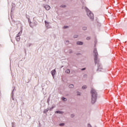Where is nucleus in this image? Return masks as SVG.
<instances>
[{"instance_id": "nucleus-11", "label": "nucleus", "mask_w": 127, "mask_h": 127, "mask_svg": "<svg viewBox=\"0 0 127 127\" xmlns=\"http://www.w3.org/2000/svg\"><path fill=\"white\" fill-rule=\"evenodd\" d=\"M62 99H63V101H64V102L67 101V99H66L64 97H63Z\"/></svg>"}, {"instance_id": "nucleus-17", "label": "nucleus", "mask_w": 127, "mask_h": 127, "mask_svg": "<svg viewBox=\"0 0 127 127\" xmlns=\"http://www.w3.org/2000/svg\"><path fill=\"white\" fill-rule=\"evenodd\" d=\"M90 37H88L87 38V40H90Z\"/></svg>"}, {"instance_id": "nucleus-16", "label": "nucleus", "mask_w": 127, "mask_h": 127, "mask_svg": "<svg viewBox=\"0 0 127 127\" xmlns=\"http://www.w3.org/2000/svg\"><path fill=\"white\" fill-rule=\"evenodd\" d=\"M64 123H62L60 124V126H64Z\"/></svg>"}, {"instance_id": "nucleus-5", "label": "nucleus", "mask_w": 127, "mask_h": 127, "mask_svg": "<svg viewBox=\"0 0 127 127\" xmlns=\"http://www.w3.org/2000/svg\"><path fill=\"white\" fill-rule=\"evenodd\" d=\"M45 8H46V10H49V9H50V6L47 5L45 6Z\"/></svg>"}, {"instance_id": "nucleus-21", "label": "nucleus", "mask_w": 127, "mask_h": 127, "mask_svg": "<svg viewBox=\"0 0 127 127\" xmlns=\"http://www.w3.org/2000/svg\"><path fill=\"white\" fill-rule=\"evenodd\" d=\"M77 37H78V36H74V38H77Z\"/></svg>"}, {"instance_id": "nucleus-23", "label": "nucleus", "mask_w": 127, "mask_h": 127, "mask_svg": "<svg viewBox=\"0 0 127 127\" xmlns=\"http://www.w3.org/2000/svg\"><path fill=\"white\" fill-rule=\"evenodd\" d=\"M88 127H91V125H88Z\"/></svg>"}, {"instance_id": "nucleus-15", "label": "nucleus", "mask_w": 127, "mask_h": 127, "mask_svg": "<svg viewBox=\"0 0 127 127\" xmlns=\"http://www.w3.org/2000/svg\"><path fill=\"white\" fill-rule=\"evenodd\" d=\"M45 23L46 26H47V24H48V23L46 22V21H45Z\"/></svg>"}, {"instance_id": "nucleus-7", "label": "nucleus", "mask_w": 127, "mask_h": 127, "mask_svg": "<svg viewBox=\"0 0 127 127\" xmlns=\"http://www.w3.org/2000/svg\"><path fill=\"white\" fill-rule=\"evenodd\" d=\"M76 43L77 45H83V42H77Z\"/></svg>"}, {"instance_id": "nucleus-13", "label": "nucleus", "mask_w": 127, "mask_h": 127, "mask_svg": "<svg viewBox=\"0 0 127 127\" xmlns=\"http://www.w3.org/2000/svg\"><path fill=\"white\" fill-rule=\"evenodd\" d=\"M61 7H66V5H62L61 6Z\"/></svg>"}, {"instance_id": "nucleus-1", "label": "nucleus", "mask_w": 127, "mask_h": 127, "mask_svg": "<svg viewBox=\"0 0 127 127\" xmlns=\"http://www.w3.org/2000/svg\"><path fill=\"white\" fill-rule=\"evenodd\" d=\"M91 94L92 96V101L91 103L92 104H95L96 102V100H97V92L94 89H92L91 91Z\"/></svg>"}, {"instance_id": "nucleus-18", "label": "nucleus", "mask_w": 127, "mask_h": 127, "mask_svg": "<svg viewBox=\"0 0 127 127\" xmlns=\"http://www.w3.org/2000/svg\"><path fill=\"white\" fill-rule=\"evenodd\" d=\"M77 96H80V92H77Z\"/></svg>"}, {"instance_id": "nucleus-12", "label": "nucleus", "mask_w": 127, "mask_h": 127, "mask_svg": "<svg viewBox=\"0 0 127 127\" xmlns=\"http://www.w3.org/2000/svg\"><path fill=\"white\" fill-rule=\"evenodd\" d=\"M82 89H86L87 88V86L84 85V86H82Z\"/></svg>"}, {"instance_id": "nucleus-9", "label": "nucleus", "mask_w": 127, "mask_h": 127, "mask_svg": "<svg viewBox=\"0 0 127 127\" xmlns=\"http://www.w3.org/2000/svg\"><path fill=\"white\" fill-rule=\"evenodd\" d=\"M65 72H66L67 74H69V73H70V69L66 70Z\"/></svg>"}, {"instance_id": "nucleus-8", "label": "nucleus", "mask_w": 127, "mask_h": 127, "mask_svg": "<svg viewBox=\"0 0 127 127\" xmlns=\"http://www.w3.org/2000/svg\"><path fill=\"white\" fill-rule=\"evenodd\" d=\"M63 112H61V111H56V114H63Z\"/></svg>"}, {"instance_id": "nucleus-19", "label": "nucleus", "mask_w": 127, "mask_h": 127, "mask_svg": "<svg viewBox=\"0 0 127 127\" xmlns=\"http://www.w3.org/2000/svg\"><path fill=\"white\" fill-rule=\"evenodd\" d=\"M67 27H67V26H64V28L65 29V28H67Z\"/></svg>"}, {"instance_id": "nucleus-24", "label": "nucleus", "mask_w": 127, "mask_h": 127, "mask_svg": "<svg viewBox=\"0 0 127 127\" xmlns=\"http://www.w3.org/2000/svg\"><path fill=\"white\" fill-rule=\"evenodd\" d=\"M86 76H87V75H84V77H86Z\"/></svg>"}, {"instance_id": "nucleus-3", "label": "nucleus", "mask_w": 127, "mask_h": 127, "mask_svg": "<svg viewBox=\"0 0 127 127\" xmlns=\"http://www.w3.org/2000/svg\"><path fill=\"white\" fill-rule=\"evenodd\" d=\"M87 14L91 19H94V14L91 12L90 10L87 11Z\"/></svg>"}, {"instance_id": "nucleus-22", "label": "nucleus", "mask_w": 127, "mask_h": 127, "mask_svg": "<svg viewBox=\"0 0 127 127\" xmlns=\"http://www.w3.org/2000/svg\"><path fill=\"white\" fill-rule=\"evenodd\" d=\"M85 69H86V68H82V71H83V70H85Z\"/></svg>"}, {"instance_id": "nucleus-20", "label": "nucleus", "mask_w": 127, "mask_h": 127, "mask_svg": "<svg viewBox=\"0 0 127 127\" xmlns=\"http://www.w3.org/2000/svg\"><path fill=\"white\" fill-rule=\"evenodd\" d=\"M71 118H74V115H71Z\"/></svg>"}, {"instance_id": "nucleus-2", "label": "nucleus", "mask_w": 127, "mask_h": 127, "mask_svg": "<svg viewBox=\"0 0 127 127\" xmlns=\"http://www.w3.org/2000/svg\"><path fill=\"white\" fill-rule=\"evenodd\" d=\"M94 56V61L96 64H97V61L98 60V52L96 49H94L93 51Z\"/></svg>"}, {"instance_id": "nucleus-10", "label": "nucleus", "mask_w": 127, "mask_h": 127, "mask_svg": "<svg viewBox=\"0 0 127 127\" xmlns=\"http://www.w3.org/2000/svg\"><path fill=\"white\" fill-rule=\"evenodd\" d=\"M69 88H74V85L73 84H70L69 85Z\"/></svg>"}, {"instance_id": "nucleus-4", "label": "nucleus", "mask_w": 127, "mask_h": 127, "mask_svg": "<svg viewBox=\"0 0 127 127\" xmlns=\"http://www.w3.org/2000/svg\"><path fill=\"white\" fill-rule=\"evenodd\" d=\"M55 73H56V70L55 69H54L51 71V74L53 77H54V75H55Z\"/></svg>"}, {"instance_id": "nucleus-6", "label": "nucleus", "mask_w": 127, "mask_h": 127, "mask_svg": "<svg viewBox=\"0 0 127 127\" xmlns=\"http://www.w3.org/2000/svg\"><path fill=\"white\" fill-rule=\"evenodd\" d=\"M16 40L17 41H19V40H20V37H19V36H17L16 37Z\"/></svg>"}, {"instance_id": "nucleus-14", "label": "nucleus", "mask_w": 127, "mask_h": 127, "mask_svg": "<svg viewBox=\"0 0 127 127\" xmlns=\"http://www.w3.org/2000/svg\"><path fill=\"white\" fill-rule=\"evenodd\" d=\"M86 29H87V27H84L83 28V30H86Z\"/></svg>"}]
</instances>
